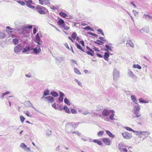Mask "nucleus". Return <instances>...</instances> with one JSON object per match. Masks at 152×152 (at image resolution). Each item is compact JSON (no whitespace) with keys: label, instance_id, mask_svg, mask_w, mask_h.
<instances>
[{"label":"nucleus","instance_id":"f257e3e1","mask_svg":"<svg viewBox=\"0 0 152 152\" xmlns=\"http://www.w3.org/2000/svg\"><path fill=\"white\" fill-rule=\"evenodd\" d=\"M140 110V107L138 103H136V105H134L133 109V117L134 118H137L140 117L141 114L139 113Z\"/></svg>","mask_w":152,"mask_h":152},{"label":"nucleus","instance_id":"f03ea898","mask_svg":"<svg viewBox=\"0 0 152 152\" xmlns=\"http://www.w3.org/2000/svg\"><path fill=\"white\" fill-rule=\"evenodd\" d=\"M35 9L40 14H45L47 11L45 7L39 5H37L35 7Z\"/></svg>","mask_w":152,"mask_h":152},{"label":"nucleus","instance_id":"7ed1b4c3","mask_svg":"<svg viewBox=\"0 0 152 152\" xmlns=\"http://www.w3.org/2000/svg\"><path fill=\"white\" fill-rule=\"evenodd\" d=\"M113 80L115 81L118 80L120 77L119 72L116 69H114L113 71Z\"/></svg>","mask_w":152,"mask_h":152},{"label":"nucleus","instance_id":"20e7f679","mask_svg":"<svg viewBox=\"0 0 152 152\" xmlns=\"http://www.w3.org/2000/svg\"><path fill=\"white\" fill-rule=\"evenodd\" d=\"M122 135L124 139L129 140L132 137V134L127 132H126L122 134Z\"/></svg>","mask_w":152,"mask_h":152},{"label":"nucleus","instance_id":"39448f33","mask_svg":"<svg viewBox=\"0 0 152 152\" xmlns=\"http://www.w3.org/2000/svg\"><path fill=\"white\" fill-rule=\"evenodd\" d=\"M39 33H37L36 36V41L35 42L37 43L38 45H41V43H42V41L40 39L39 37Z\"/></svg>","mask_w":152,"mask_h":152},{"label":"nucleus","instance_id":"423d86ee","mask_svg":"<svg viewBox=\"0 0 152 152\" xmlns=\"http://www.w3.org/2000/svg\"><path fill=\"white\" fill-rule=\"evenodd\" d=\"M102 141L106 145H110L111 144L110 140L108 138H103L102 139Z\"/></svg>","mask_w":152,"mask_h":152},{"label":"nucleus","instance_id":"0eeeda50","mask_svg":"<svg viewBox=\"0 0 152 152\" xmlns=\"http://www.w3.org/2000/svg\"><path fill=\"white\" fill-rule=\"evenodd\" d=\"M40 45H38L37 46L33 49V52L36 54H37L41 51Z\"/></svg>","mask_w":152,"mask_h":152},{"label":"nucleus","instance_id":"6e6552de","mask_svg":"<svg viewBox=\"0 0 152 152\" xmlns=\"http://www.w3.org/2000/svg\"><path fill=\"white\" fill-rule=\"evenodd\" d=\"M128 74L129 76L131 78L134 80H136L137 78V77L133 73V72L130 70L128 71Z\"/></svg>","mask_w":152,"mask_h":152},{"label":"nucleus","instance_id":"1a4fd4ad","mask_svg":"<svg viewBox=\"0 0 152 152\" xmlns=\"http://www.w3.org/2000/svg\"><path fill=\"white\" fill-rule=\"evenodd\" d=\"M22 49V46L20 44L18 45L14 48V52L15 53L20 52Z\"/></svg>","mask_w":152,"mask_h":152},{"label":"nucleus","instance_id":"9d476101","mask_svg":"<svg viewBox=\"0 0 152 152\" xmlns=\"http://www.w3.org/2000/svg\"><path fill=\"white\" fill-rule=\"evenodd\" d=\"M110 110H108L106 109H104L102 113V114L103 116H107L110 113Z\"/></svg>","mask_w":152,"mask_h":152},{"label":"nucleus","instance_id":"9b49d317","mask_svg":"<svg viewBox=\"0 0 152 152\" xmlns=\"http://www.w3.org/2000/svg\"><path fill=\"white\" fill-rule=\"evenodd\" d=\"M20 147L26 151H30V148L27 147L26 145L24 143H21L20 144Z\"/></svg>","mask_w":152,"mask_h":152},{"label":"nucleus","instance_id":"f8f14e48","mask_svg":"<svg viewBox=\"0 0 152 152\" xmlns=\"http://www.w3.org/2000/svg\"><path fill=\"white\" fill-rule=\"evenodd\" d=\"M39 3L42 5H45L50 4L49 1L48 0H38Z\"/></svg>","mask_w":152,"mask_h":152},{"label":"nucleus","instance_id":"ddd939ff","mask_svg":"<svg viewBox=\"0 0 152 152\" xmlns=\"http://www.w3.org/2000/svg\"><path fill=\"white\" fill-rule=\"evenodd\" d=\"M65 57L63 56H59L58 57H56L55 58V59L59 63H60L62 62L63 61L65 60Z\"/></svg>","mask_w":152,"mask_h":152},{"label":"nucleus","instance_id":"4468645a","mask_svg":"<svg viewBox=\"0 0 152 152\" xmlns=\"http://www.w3.org/2000/svg\"><path fill=\"white\" fill-rule=\"evenodd\" d=\"M45 99H46L48 102L49 103H52L54 101V98L51 96H48L46 97Z\"/></svg>","mask_w":152,"mask_h":152},{"label":"nucleus","instance_id":"2eb2a0df","mask_svg":"<svg viewBox=\"0 0 152 152\" xmlns=\"http://www.w3.org/2000/svg\"><path fill=\"white\" fill-rule=\"evenodd\" d=\"M150 133L147 131H141V136H145V138L150 135Z\"/></svg>","mask_w":152,"mask_h":152},{"label":"nucleus","instance_id":"dca6fc26","mask_svg":"<svg viewBox=\"0 0 152 152\" xmlns=\"http://www.w3.org/2000/svg\"><path fill=\"white\" fill-rule=\"evenodd\" d=\"M111 113H112V114L111 115L109 116V118L111 120H115V119L114 118V116L115 115L114 113L115 111L113 110H110Z\"/></svg>","mask_w":152,"mask_h":152},{"label":"nucleus","instance_id":"f3484780","mask_svg":"<svg viewBox=\"0 0 152 152\" xmlns=\"http://www.w3.org/2000/svg\"><path fill=\"white\" fill-rule=\"evenodd\" d=\"M126 45L127 46H128V45H129L130 47L133 48H134V44L133 43V42H132V41L130 40H129L128 41H127V43Z\"/></svg>","mask_w":152,"mask_h":152},{"label":"nucleus","instance_id":"a211bd4d","mask_svg":"<svg viewBox=\"0 0 152 152\" xmlns=\"http://www.w3.org/2000/svg\"><path fill=\"white\" fill-rule=\"evenodd\" d=\"M58 23L59 26H61V27L64 26V25L65 24L64 21L62 19H60L58 21Z\"/></svg>","mask_w":152,"mask_h":152},{"label":"nucleus","instance_id":"6ab92c4d","mask_svg":"<svg viewBox=\"0 0 152 152\" xmlns=\"http://www.w3.org/2000/svg\"><path fill=\"white\" fill-rule=\"evenodd\" d=\"M126 145L123 142H121L120 143H119L118 145V148L119 149H121V148H126Z\"/></svg>","mask_w":152,"mask_h":152},{"label":"nucleus","instance_id":"aec40b11","mask_svg":"<svg viewBox=\"0 0 152 152\" xmlns=\"http://www.w3.org/2000/svg\"><path fill=\"white\" fill-rule=\"evenodd\" d=\"M106 132L109 137L112 138L114 137L115 135L113 134L110 131L106 130Z\"/></svg>","mask_w":152,"mask_h":152},{"label":"nucleus","instance_id":"412c9836","mask_svg":"<svg viewBox=\"0 0 152 152\" xmlns=\"http://www.w3.org/2000/svg\"><path fill=\"white\" fill-rule=\"evenodd\" d=\"M109 56V53L107 52H105L104 53V58L105 60L107 61Z\"/></svg>","mask_w":152,"mask_h":152},{"label":"nucleus","instance_id":"4be33fe9","mask_svg":"<svg viewBox=\"0 0 152 152\" xmlns=\"http://www.w3.org/2000/svg\"><path fill=\"white\" fill-rule=\"evenodd\" d=\"M44 96H48L50 95V91L48 89L45 90L44 91Z\"/></svg>","mask_w":152,"mask_h":152},{"label":"nucleus","instance_id":"5701e85b","mask_svg":"<svg viewBox=\"0 0 152 152\" xmlns=\"http://www.w3.org/2000/svg\"><path fill=\"white\" fill-rule=\"evenodd\" d=\"M131 98L132 100L136 104V103H137V100L136 98L134 96L132 95L131 96Z\"/></svg>","mask_w":152,"mask_h":152},{"label":"nucleus","instance_id":"b1692460","mask_svg":"<svg viewBox=\"0 0 152 152\" xmlns=\"http://www.w3.org/2000/svg\"><path fill=\"white\" fill-rule=\"evenodd\" d=\"M59 15L63 18H66L67 16V15L65 12H61L59 13Z\"/></svg>","mask_w":152,"mask_h":152},{"label":"nucleus","instance_id":"393cba45","mask_svg":"<svg viewBox=\"0 0 152 152\" xmlns=\"http://www.w3.org/2000/svg\"><path fill=\"white\" fill-rule=\"evenodd\" d=\"M75 45L76 46L77 48L79 50L83 51V52H85V51L82 48L81 46L78 44L77 42L75 43Z\"/></svg>","mask_w":152,"mask_h":152},{"label":"nucleus","instance_id":"a878e982","mask_svg":"<svg viewBox=\"0 0 152 152\" xmlns=\"http://www.w3.org/2000/svg\"><path fill=\"white\" fill-rule=\"evenodd\" d=\"M63 109L66 113L68 114L70 113L69 109L67 106H64L63 107Z\"/></svg>","mask_w":152,"mask_h":152},{"label":"nucleus","instance_id":"bb28decb","mask_svg":"<svg viewBox=\"0 0 152 152\" xmlns=\"http://www.w3.org/2000/svg\"><path fill=\"white\" fill-rule=\"evenodd\" d=\"M137 136H138L140 137H142L141 136V131H137L134 130L133 132Z\"/></svg>","mask_w":152,"mask_h":152},{"label":"nucleus","instance_id":"cd10ccee","mask_svg":"<svg viewBox=\"0 0 152 152\" xmlns=\"http://www.w3.org/2000/svg\"><path fill=\"white\" fill-rule=\"evenodd\" d=\"M105 47L106 48V49H104V50L108 52V50L112 51V49L111 48V47L109 46L108 45H106Z\"/></svg>","mask_w":152,"mask_h":152},{"label":"nucleus","instance_id":"c85d7f7f","mask_svg":"<svg viewBox=\"0 0 152 152\" xmlns=\"http://www.w3.org/2000/svg\"><path fill=\"white\" fill-rule=\"evenodd\" d=\"M30 50V47L29 46H27L24 48L23 50L22 53L27 52L28 51H29Z\"/></svg>","mask_w":152,"mask_h":152},{"label":"nucleus","instance_id":"c756f323","mask_svg":"<svg viewBox=\"0 0 152 152\" xmlns=\"http://www.w3.org/2000/svg\"><path fill=\"white\" fill-rule=\"evenodd\" d=\"M51 95L54 97H57L58 96V94L56 92L53 91L50 93Z\"/></svg>","mask_w":152,"mask_h":152},{"label":"nucleus","instance_id":"7c9ffc66","mask_svg":"<svg viewBox=\"0 0 152 152\" xmlns=\"http://www.w3.org/2000/svg\"><path fill=\"white\" fill-rule=\"evenodd\" d=\"M90 52L89 51H86V53L90 55L91 56H93L94 55V51L91 49L89 50Z\"/></svg>","mask_w":152,"mask_h":152},{"label":"nucleus","instance_id":"2f4dec72","mask_svg":"<svg viewBox=\"0 0 152 152\" xmlns=\"http://www.w3.org/2000/svg\"><path fill=\"white\" fill-rule=\"evenodd\" d=\"M94 42L98 45H102L104 43L103 42L99 39H97L96 41H95Z\"/></svg>","mask_w":152,"mask_h":152},{"label":"nucleus","instance_id":"473e14b6","mask_svg":"<svg viewBox=\"0 0 152 152\" xmlns=\"http://www.w3.org/2000/svg\"><path fill=\"white\" fill-rule=\"evenodd\" d=\"M93 142L95 143H97L99 145H102V142L101 141H99L97 140H93Z\"/></svg>","mask_w":152,"mask_h":152},{"label":"nucleus","instance_id":"72a5a7b5","mask_svg":"<svg viewBox=\"0 0 152 152\" xmlns=\"http://www.w3.org/2000/svg\"><path fill=\"white\" fill-rule=\"evenodd\" d=\"M74 71L75 73L76 74L79 75H81V73L80 71L77 68H75L74 69Z\"/></svg>","mask_w":152,"mask_h":152},{"label":"nucleus","instance_id":"f704fd0d","mask_svg":"<svg viewBox=\"0 0 152 152\" xmlns=\"http://www.w3.org/2000/svg\"><path fill=\"white\" fill-rule=\"evenodd\" d=\"M133 67L135 68H137L140 69H141V66L139 64H134L133 65Z\"/></svg>","mask_w":152,"mask_h":152},{"label":"nucleus","instance_id":"c9c22d12","mask_svg":"<svg viewBox=\"0 0 152 152\" xmlns=\"http://www.w3.org/2000/svg\"><path fill=\"white\" fill-rule=\"evenodd\" d=\"M64 102L65 104H66L68 105L69 106L70 105V103L69 102L66 98L64 99Z\"/></svg>","mask_w":152,"mask_h":152},{"label":"nucleus","instance_id":"e433bc0d","mask_svg":"<svg viewBox=\"0 0 152 152\" xmlns=\"http://www.w3.org/2000/svg\"><path fill=\"white\" fill-rule=\"evenodd\" d=\"M141 32H142V31H143L145 32L146 33H148L149 32V31L148 28L146 29L145 28H142L140 30Z\"/></svg>","mask_w":152,"mask_h":152},{"label":"nucleus","instance_id":"4c0bfd02","mask_svg":"<svg viewBox=\"0 0 152 152\" xmlns=\"http://www.w3.org/2000/svg\"><path fill=\"white\" fill-rule=\"evenodd\" d=\"M25 1L26 2V5L28 7H29V6L32 3V1L31 0H29L27 1Z\"/></svg>","mask_w":152,"mask_h":152},{"label":"nucleus","instance_id":"58836bf2","mask_svg":"<svg viewBox=\"0 0 152 152\" xmlns=\"http://www.w3.org/2000/svg\"><path fill=\"white\" fill-rule=\"evenodd\" d=\"M77 36V34L75 32H73L72 35V37L74 39H76V36Z\"/></svg>","mask_w":152,"mask_h":152},{"label":"nucleus","instance_id":"ea45409f","mask_svg":"<svg viewBox=\"0 0 152 152\" xmlns=\"http://www.w3.org/2000/svg\"><path fill=\"white\" fill-rule=\"evenodd\" d=\"M66 126H71L72 127H73L75 126V124L74 122H70L67 123L66 124Z\"/></svg>","mask_w":152,"mask_h":152},{"label":"nucleus","instance_id":"a19ab883","mask_svg":"<svg viewBox=\"0 0 152 152\" xmlns=\"http://www.w3.org/2000/svg\"><path fill=\"white\" fill-rule=\"evenodd\" d=\"M119 149L120 150L121 152H127L128 151L127 149L126 148H121Z\"/></svg>","mask_w":152,"mask_h":152},{"label":"nucleus","instance_id":"79ce46f5","mask_svg":"<svg viewBox=\"0 0 152 152\" xmlns=\"http://www.w3.org/2000/svg\"><path fill=\"white\" fill-rule=\"evenodd\" d=\"M143 18H145L146 19H147V18H148L149 19H150L151 18V17L148 15L145 14L143 15Z\"/></svg>","mask_w":152,"mask_h":152},{"label":"nucleus","instance_id":"37998d69","mask_svg":"<svg viewBox=\"0 0 152 152\" xmlns=\"http://www.w3.org/2000/svg\"><path fill=\"white\" fill-rule=\"evenodd\" d=\"M124 128L125 129H126V130L129 131L133 132V131H134V130H133V129H132V128H130L129 127H127V126H125L124 127Z\"/></svg>","mask_w":152,"mask_h":152},{"label":"nucleus","instance_id":"c03bdc74","mask_svg":"<svg viewBox=\"0 0 152 152\" xmlns=\"http://www.w3.org/2000/svg\"><path fill=\"white\" fill-rule=\"evenodd\" d=\"M5 34L3 32H0V39H3L5 37Z\"/></svg>","mask_w":152,"mask_h":152},{"label":"nucleus","instance_id":"a18cd8bd","mask_svg":"<svg viewBox=\"0 0 152 152\" xmlns=\"http://www.w3.org/2000/svg\"><path fill=\"white\" fill-rule=\"evenodd\" d=\"M10 93V92H9V91H7V92H6L4 93H2V96H1V99H3V98H4V96L5 95H7V94H8Z\"/></svg>","mask_w":152,"mask_h":152},{"label":"nucleus","instance_id":"49530a36","mask_svg":"<svg viewBox=\"0 0 152 152\" xmlns=\"http://www.w3.org/2000/svg\"><path fill=\"white\" fill-rule=\"evenodd\" d=\"M104 132L103 131H101L97 133V135L99 137H101L103 134Z\"/></svg>","mask_w":152,"mask_h":152},{"label":"nucleus","instance_id":"de8ad7c7","mask_svg":"<svg viewBox=\"0 0 152 152\" xmlns=\"http://www.w3.org/2000/svg\"><path fill=\"white\" fill-rule=\"evenodd\" d=\"M12 42L15 45H16L18 43V40L17 39H13Z\"/></svg>","mask_w":152,"mask_h":152},{"label":"nucleus","instance_id":"09e8293b","mask_svg":"<svg viewBox=\"0 0 152 152\" xmlns=\"http://www.w3.org/2000/svg\"><path fill=\"white\" fill-rule=\"evenodd\" d=\"M83 29L84 30H87V31L89 30L92 31V28L89 26H86V27H84L83 28Z\"/></svg>","mask_w":152,"mask_h":152},{"label":"nucleus","instance_id":"8fccbe9b","mask_svg":"<svg viewBox=\"0 0 152 152\" xmlns=\"http://www.w3.org/2000/svg\"><path fill=\"white\" fill-rule=\"evenodd\" d=\"M97 31L99 32L100 34H101L102 35L104 36V34L103 33L102 30L101 29H98L97 30Z\"/></svg>","mask_w":152,"mask_h":152},{"label":"nucleus","instance_id":"3c124183","mask_svg":"<svg viewBox=\"0 0 152 152\" xmlns=\"http://www.w3.org/2000/svg\"><path fill=\"white\" fill-rule=\"evenodd\" d=\"M24 113L26 115L28 116L31 117V115L29 113V112L28 111H26L24 112Z\"/></svg>","mask_w":152,"mask_h":152},{"label":"nucleus","instance_id":"603ef678","mask_svg":"<svg viewBox=\"0 0 152 152\" xmlns=\"http://www.w3.org/2000/svg\"><path fill=\"white\" fill-rule=\"evenodd\" d=\"M71 113L73 114H75L77 113V110L74 109H71Z\"/></svg>","mask_w":152,"mask_h":152},{"label":"nucleus","instance_id":"864d4df0","mask_svg":"<svg viewBox=\"0 0 152 152\" xmlns=\"http://www.w3.org/2000/svg\"><path fill=\"white\" fill-rule=\"evenodd\" d=\"M17 2L22 5H25V2L24 1H17Z\"/></svg>","mask_w":152,"mask_h":152},{"label":"nucleus","instance_id":"5fc2aeb1","mask_svg":"<svg viewBox=\"0 0 152 152\" xmlns=\"http://www.w3.org/2000/svg\"><path fill=\"white\" fill-rule=\"evenodd\" d=\"M75 80L79 86H82V84L80 81L76 79H75Z\"/></svg>","mask_w":152,"mask_h":152},{"label":"nucleus","instance_id":"6e6d98bb","mask_svg":"<svg viewBox=\"0 0 152 152\" xmlns=\"http://www.w3.org/2000/svg\"><path fill=\"white\" fill-rule=\"evenodd\" d=\"M20 118L21 122L23 123L25 119V118L23 116H20Z\"/></svg>","mask_w":152,"mask_h":152},{"label":"nucleus","instance_id":"4d7b16f0","mask_svg":"<svg viewBox=\"0 0 152 152\" xmlns=\"http://www.w3.org/2000/svg\"><path fill=\"white\" fill-rule=\"evenodd\" d=\"M72 133H75L78 136H80L81 135V133L79 132L78 131L73 132Z\"/></svg>","mask_w":152,"mask_h":152},{"label":"nucleus","instance_id":"13d9d810","mask_svg":"<svg viewBox=\"0 0 152 152\" xmlns=\"http://www.w3.org/2000/svg\"><path fill=\"white\" fill-rule=\"evenodd\" d=\"M64 26H63L62 27H63L64 28V30H67L69 29V27L67 26H66L65 24H64Z\"/></svg>","mask_w":152,"mask_h":152},{"label":"nucleus","instance_id":"bf43d9fd","mask_svg":"<svg viewBox=\"0 0 152 152\" xmlns=\"http://www.w3.org/2000/svg\"><path fill=\"white\" fill-rule=\"evenodd\" d=\"M58 100L61 102H62L63 101V97L59 96L58 99Z\"/></svg>","mask_w":152,"mask_h":152},{"label":"nucleus","instance_id":"052dcab7","mask_svg":"<svg viewBox=\"0 0 152 152\" xmlns=\"http://www.w3.org/2000/svg\"><path fill=\"white\" fill-rule=\"evenodd\" d=\"M89 34L92 35V36H93L94 37H96L98 36V35L96 34H95L94 33H92L91 32H90L89 33Z\"/></svg>","mask_w":152,"mask_h":152},{"label":"nucleus","instance_id":"680f3d73","mask_svg":"<svg viewBox=\"0 0 152 152\" xmlns=\"http://www.w3.org/2000/svg\"><path fill=\"white\" fill-rule=\"evenodd\" d=\"M99 39L104 42H106L107 41L106 39L101 37H99Z\"/></svg>","mask_w":152,"mask_h":152},{"label":"nucleus","instance_id":"e2e57ef3","mask_svg":"<svg viewBox=\"0 0 152 152\" xmlns=\"http://www.w3.org/2000/svg\"><path fill=\"white\" fill-rule=\"evenodd\" d=\"M47 135L50 136L51 134V131L50 130H48L46 132Z\"/></svg>","mask_w":152,"mask_h":152},{"label":"nucleus","instance_id":"0e129e2a","mask_svg":"<svg viewBox=\"0 0 152 152\" xmlns=\"http://www.w3.org/2000/svg\"><path fill=\"white\" fill-rule=\"evenodd\" d=\"M70 61H71L72 63H75V64H77V62L76 61L73 59H71L70 60Z\"/></svg>","mask_w":152,"mask_h":152},{"label":"nucleus","instance_id":"69168bd1","mask_svg":"<svg viewBox=\"0 0 152 152\" xmlns=\"http://www.w3.org/2000/svg\"><path fill=\"white\" fill-rule=\"evenodd\" d=\"M26 27L29 29H31L32 28V26L31 25H27Z\"/></svg>","mask_w":152,"mask_h":152},{"label":"nucleus","instance_id":"338daca9","mask_svg":"<svg viewBox=\"0 0 152 152\" xmlns=\"http://www.w3.org/2000/svg\"><path fill=\"white\" fill-rule=\"evenodd\" d=\"M52 9L55 10H58V7H55L54 6H52L51 8Z\"/></svg>","mask_w":152,"mask_h":152},{"label":"nucleus","instance_id":"774afa93","mask_svg":"<svg viewBox=\"0 0 152 152\" xmlns=\"http://www.w3.org/2000/svg\"><path fill=\"white\" fill-rule=\"evenodd\" d=\"M60 96L62 97H63V96H64V94L62 92L60 91L59 92Z\"/></svg>","mask_w":152,"mask_h":152}]
</instances>
